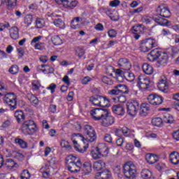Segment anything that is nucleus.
Wrapping results in <instances>:
<instances>
[{"instance_id": "b1692460", "label": "nucleus", "mask_w": 179, "mask_h": 179, "mask_svg": "<svg viewBox=\"0 0 179 179\" xmlns=\"http://www.w3.org/2000/svg\"><path fill=\"white\" fill-rule=\"evenodd\" d=\"M145 159L149 164H155V163H157V162H159V157L153 154H147L145 155Z\"/></svg>"}, {"instance_id": "72a5a7b5", "label": "nucleus", "mask_w": 179, "mask_h": 179, "mask_svg": "<svg viewBox=\"0 0 179 179\" xmlns=\"http://www.w3.org/2000/svg\"><path fill=\"white\" fill-rule=\"evenodd\" d=\"M7 169H9V170H12V169H15L16 166L17 165V163L15 162V161L12 159H7L6 160V164Z\"/></svg>"}, {"instance_id": "2f4dec72", "label": "nucleus", "mask_w": 179, "mask_h": 179, "mask_svg": "<svg viewBox=\"0 0 179 179\" xmlns=\"http://www.w3.org/2000/svg\"><path fill=\"white\" fill-rule=\"evenodd\" d=\"M81 169L85 172V174H89V173L92 172V164L90 162H85Z\"/></svg>"}, {"instance_id": "7ed1b4c3", "label": "nucleus", "mask_w": 179, "mask_h": 179, "mask_svg": "<svg viewBox=\"0 0 179 179\" xmlns=\"http://www.w3.org/2000/svg\"><path fill=\"white\" fill-rule=\"evenodd\" d=\"M38 131L37 124L33 120H25L21 125V132L25 136H31Z\"/></svg>"}, {"instance_id": "c85d7f7f", "label": "nucleus", "mask_w": 179, "mask_h": 179, "mask_svg": "<svg viewBox=\"0 0 179 179\" xmlns=\"http://www.w3.org/2000/svg\"><path fill=\"white\" fill-rule=\"evenodd\" d=\"M106 167V162L103 160H99L94 163V170L95 171H100L102 169Z\"/></svg>"}, {"instance_id": "bf43d9fd", "label": "nucleus", "mask_w": 179, "mask_h": 179, "mask_svg": "<svg viewBox=\"0 0 179 179\" xmlns=\"http://www.w3.org/2000/svg\"><path fill=\"white\" fill-rule=\"evenodd\" d=\"M47 89L48 90H50L52 94L55 92V90L57 89V85L52 83L47 87Z\"/></svg>"}, {"instance_id": "a878e982", "label": "nucleus", "mask_w": 179, "mask_h": 179, "mask_svg": "<svg viewBox=\"0 0 179 179\" xmlns=\"http://www.w3.org/2000/svg\"><path fill=\"white\" fill-rule=\"evenodd\" d=\"M142 27L141 24L134 26L131 29V32L133 34H134V38L136 40H139V38L141 37V33L142 31H141V28Z\"/></svg>"}, {"instance_id": "603ef678", "label": "nucleus", "mask_w": 179, "mask_h": 179, "mask_svg": "<svg viewBox=\"0 0 179 179\" xmlns=\"http://www.w3.org/2000/svg\"><path fill=\"white\" fill-rule=\"evenodd\" d=\"M44 24H45L44 20L41 18L36 19V25L37 29H43V27H44Z\"/></svg>"}, {"instance_id": "423d86ee", "label": "nucleus", "mask_w": 179, "mask_h": 179, "mask_svg": "<svg viewBox=\"0 0 179 179\" xmlns=\"http://www.w3.org/2000/svg\"><path fill=\"white\" fill-rule=\"evenodd\" d=\"M127 112L131 117H136L141 108V105L139 101L136 99H131L127 102L126 103Z\"/></svg>"}, {"instance_id": "f704fd0d", "label": "nucleus", "mask_w": 179, "mask_h": 179, "mask_svg": "<svg viewBox=\"0 0 179 179\" xmlns=\"http://www.w3.org/2000/svg\"><path fill=\"white\" fill-rule=\"evenodd\" d=\"M15 143L19 145L21 149H26L27 148V142L24 141V140L22 138H17L15 139Z\"/></svg>"}, {"instance_id": "338daca9", "label": "nucleus", "mask_w": 179, "mask_h": 179, "mask_svg": "<svg viewBox=\"0 0 179 179\" xmlns=\"http://www.w3.org/2000/svg\"><path fill=\"white\" fill-rule=\"evenodd\" d=\"M91 80H92V78L90 77L86 76L82 80V84L87 85V83H89V82H90Z\"/></svg>"}, {"instance_id": "de8ad7c7", "label": "nucleus", "mask_w": 179, "mask_h": 179, "mask_svg": "<svg viewBox=\"0 0 179 179\" xmlns=\"http://www.w3.org/2000/svg\"><path fill=\"white\" fill-rule=\"evenodd\" d=\"M31 176L30 175V172L27 169H24L22 171L20 175L21 179H29Z\"/></svg>"}, {"instance_id": "473e14b6", "label": "nucleus", "mask_w": 179, "mask_h": 179, "mask_svg": "<svg viewBox=\"0 0 179 179\" xmlns=\"http://www.w3.org/2000/svg\"><path fill=\"white\" fill-rule=\"evenodd\" d=\"M100 95H96L91 96L90 98V101L93 104V106H96V107H100Z\"/></svg>"}, {"instance_id": "a18cd8bd", "label": "nucleus", "mask_w": 179, "mask_h": 179, "mask_svg": "<svg viewBox=\"0 0 179 179\" xmlns=\"http://www.w3.org/2000/svg\"><path fill=\"white\" fill-rule=\"evenodd\" d=\"M113 100L115 103H125L127 101V98L124 95H120L118 96L113 97Z\"/></svg>"}, {"instance_id": "9d476101", "label": "nucleus", "mask_w": 179, "mask_h": 179, "mask_svg": "<svg viewBox=\"0 0 179 179\" xmlns=\"http://www.w3.org/2000/svg\"><path fill=\"white\" fill-rule=\"evenodd\" d=\"M158 90L162 93H169L170 92V84L166 76H163L159 80L157 83Z\"/></svg>"}, {"instance_id": "e433bc0d", "label": "nucleus", "mask_w": 179, "mask_h": 179, "mask_svg": "<svg viewBox=\"0 0 179 179\" xmlns=\"http://www.w3.org/2000/svg\"><path fill=\"white\" fill-rule=\"evenodd\" d=\"M27 97L31 104L34 106H38V99H37L34 95L32 94H28Z\"/></svg>"}, {"instance_id": "a19ab883", "label": "nucleus", "mask_w": 179, "mask_h": 179, "mask_svg": "<svg viewBox=\"0 0 179 179\" xmlns=\"http://www.w3.org/2000/svg\"><path fill=\"white\" fill-rule=\"evenodd\" d=\"M8 72L11 75H17L19 73V66L16 64L12 65L8 69Z\"/></svg>"}, {"instance_id": "ddd939ff", "label": "nucleus", "mask_w": 179, "mask_h": 179, "mask_svg": "<svg viewBox=\"0 0 179 179\" xmlns=\"http://www.w3.org/2000/svg\"><path fill=\"white\" fill-rule=\"evenodd\" d=\"M101 124L103 127H110L115 122V118L113 115H110L108 110L106 112V114L101 120Z\"/></svg>"}, {"instance_id": "4d7b16f0", "label": "nucleus", "mask_w": 179, "mask_h": 179, "mask_svg": "<svg viewBox=\"0 0 179 179\" xmlns=\"http://www.w3.org/2000/svg\"><path fill=\"white\" fill-rule=\"evenodd\" d=\"M104 13L107 15V16H109L110 19H113V14L114 13V10L111 8H103V9Z\"/></svg>"}, {"instance_id": "7c9ffc66", "label": "nucleus", "mask_w": 179, "mask_h": 179, "mask_svg": "<svg viewBox=\"0 0 179 179\" xmlns=\"http://www.w3.org/2000/svg\"><path fill=\"white\" fill-rule=\"evenodd\" d=\"M157 62L162 66L167 65V63L169 62V55L166 53H162L161 58L157 61Z\"/></svg>"}, {"instance_id": "0e129e2a", "label": "nucleus", "mask_w": 179, "mask_h": 179, "mask_svg": "<svg viewBox=\"0 0 179 179\" xmlns=\"http://www.w3.org/2000/svg\"><path fill=\"white\" fill-rule=\"evenodd\" d=\"M95 30H97L98 31H103V30H104V26H103V24L101 23H98L95 26Z\"/></svg>"}, {"instance_id": "37998d69", "label": "nucleus", "mask_w": 179, "mask_h": 179, "mask_svg": "<svg viewBox=\"0 0 179 179\" xmlns=\"http://www.w3.org/2000/svg\"><path fill=\"white\" fill-rule=\"evenodd\" d=\"M152 124L155 127H162L163 124V120L160 117H155L152 120Z\"/></svg>"}, {"instance_id": "69168bd1", "label": "nucleus", "mask_w": 179, "mask_h": 179, "mask_svg": "<svg viewBox=\"0 0 179 179\" xmlns=\"http://www.w3.org/2000/svg\"><path fill=\"white\" fill-rule=\"evenodd\" d=\"M71 27H72V29H79V23L76 21H74V20H72Z\"/></svg>"}, {"instance_id": "2eb2a0df", "label": "nucleus", "mask_w": 179, "mask_h": 179, "mask_svg": "<svg viewBox=\"0 0 179 179\" xmlns=\"http://www.w3.org/2000/svg\"><path fill=\"white\" fill-rule=\"evenodd\" d=\"M117 66L120 69H122L123 71H129L131 68H132L131 62L127 58L120 59L117 62Z\"/></svg>"}, {"instance_id": "bb28decb", "label": "nucleus", "mask_w": 179, "mask_h": 179, "mask_svg": "<svg viewBox=\"0 0 179 179\" xmlns=\"http://www.w3.org/2000/svg\"><path fill=\"white\" fill-rule=\"evenodd\" d=\"M10 37L13 40L19 38V28L17 27H13L10 29Z\"/></svg>"}, {"instance_id": "58836bf2", "label": "nucleus", "mask_w": 179, "mask_h": 179, "mask_svg": "<svg viewBox=\"0 0 179 179\" xmlns=\"http://www.w3.org/2000/svg\"><path fill=\"white\" fill-rule=\"evenodd\" d=\"M15 117L17 120V122H20L22 120H24V113H23L22 110H17L14 113Z\"/></svg>"}, {"instance_id": "f8f14e48", "label": "nucleus", "mask_w": 179, "mask_h": 179, "mask_svg": "<svg viewBox=\"0 0 179 179\" xmlns=\"http://www.w3.org/2000/svg\"><path fill=\"white\" fill-rule=\"evenodd\" d=\"M148 103L152 106H160L163 103V97L157 94H151L148 96Z\"/></svg>"}, {"instance_id": "79ce46f5", "label": "nucleus", "mask_w": 179, "mask_h": 179, "mask_svg": "<svg viewBox=\"0 0 179 179\" xmlns=\"http://www.w3.org/2000/svg\"><path fill=\"white\" fill-rule=\"evenodd\" d=\"M53 24L56 26V27H59V29H64L65 28V22L62 21L61 19L55 20L53 22Z\"/></svg>"}, {"instance_id": "1a4fd4ad", "label": "nucleus", "mask_w": 179, "mask_h": 179, "mask_svg": "<svg viewBox=\"0 0 179 179\" xmlns=\"http://www.w3.org/2000/svg\"><path fill=\"white\" fill-rule=\"evenodd\" d=\"M107 111V108H95L90 111V114L94 121H101L103 117L106 115Z\"/></svg>"}, {"instance_id": "13d9d810", "label": "nucleus", "mask_w": 179, "mask_h": 179, "mask_svg": "<svg viewBox=\"0 0 179 179\" xmlns=\"http://www.w3.org/2000/svg\"><path fill=\"white\" fill-rule=\"evenodd\" d=\"M103 139L105 142H107L108 143H113V136H111V134H106Z\"/></svg>"}, {"instance_id": "cd10ccee", "label": "nucleus", "mask_w": 179, "mask_h": 179, "mask_svg": "<svg viewBox=\"0 0 179 179\" xmlns=\"http://www.w3.org/2000/svg\"><path fill=\"white\" fill-rule=\"evenodd\" d=\"M169 159L172 164L177 165L179 164V154L177 152H171L169 155Z\"/></svg>"}, {"instance_id": "6ab92c4d", "label": "nucleus", "mask_w": 179, "mask_h": 179, "mask_svg": "<svg viewBox=\"0 0 179 179\" xmlns=\"http://www.w3.org/2000/svg\"><path fill=\"white\" fill-rule=\"evenodd\" d=\"M139 110L141 117H146L148 113H149V110H150V106H149V103H144L140 106Z\"/></svg>"}, {"instance_id": "4c0bfd02", "label": "nucleus", "mask_w": 179, "mask_h": 179, "mask_svg": "<svg viewBox=\"0 0 179 179\" xmlns=\"http://www.w3.org/2000/svg\"><path fill=\"white\" fill-rule=\"evenodd\" d=\"M51 41L54 44V45H61L63 41L61 37L58 35H55L51 38Z\"/></svg>"}, {"instance_id": "052dcab7", "label": "nucleus", "mask_w": 179, "mask_h": 179, "mask_svg": "<svg viewBox=\"0 0 179 179\" xmlns=\"http://www.w3.org/2000/svg\"><path fill=\"white\" fill-rule=\"evenodd\" d=\"M15 159H17V160H19L20 162H22L23 159H24V155L23 154L20 152H16L14 155Z\"/></svg>"}, {"instance_id": "49530a36", "label": "nucleus", "mask_w": 179, "mask_h": 179, "mask_svg": "<svg viewBox=\"0 0 179 179\" xmlns=\"http://www.w3.org/2000/svg\"><path fill=\"white\" fill-rule=\"evenodd\" d=\"M24 22L27 26H30L33 23V15L29 14L24 17Z\"/></svg>"}, {"instance_id": "c756f323", "label": "nucleus", "mask_w": 179, "mask_h": 179, "mask_svg": "<svg viewBox=\"0 0 179 179\" xmlns=\"http://www.w3.org/2000/svg\"><path fill=\"white\" fill-rule=\"evenodd\" d=\"M99 107H110V99L106 96H101Z\"/></svg>"}, {"instance_id": "f257e3e1", "label": "nucleus", "mask_w": 179, "mask_h": 179, "mask_svg": "<svg viewBox=\"0 0 179 179\" xmlns=\"http://www.w3.org/2000/svg\"><path fill=\"white\" fill-rule=\"evenodd\" d=\"M84 132L87 135V139H85L83 135L78 134L81 141H83L84 145L80 146V145L78 144V141L76 140L73 141L74 148L77 152H79V153H83L87 150V148H89L88 142H95L96 139H97V134H96V130H94L93 127L87 124L85 125L84 127Z\"/></svg>"}, {"instance_id": "a211bd4d", "label": "nucleus", "mask_w": 179, "mask_h": 179, "mask_svg": "<svg viewBox=\"0 0 179 179\" xmlns=\"http://www.w3.org/2000/svg\"><path fill=\"white\" fill-rule=\"evenodd\" d=\"M111 178V172L110 171L105 169L103 171H100L96 173V179H109Z\"/></svg>"}, {"instance_id": "39448f33", "label": "nucleus", "mask_w": 179, "mask_h": 179, "mask_svg": "<svg viewBox=\"0 0 179 179\" xmlns=\"http://www.w3.org/2000/svg\"><path fill=\"white\" fill-rule=\"evenodd\" d=\"M123 173L128 179L136 178V166L131 162H128L123 166Z\"/></svg>"}, {"instance_id": "aec40b11", "label": "nucleus", "mask_w": 179, "mask_h": 179, "mask_svg": "<svg viewBox=\"0 0 179 179\" xmlns=\"http://www.w3.org/2000/svg\"><path fill=\"white\" fill-rule=\"evenodd\" d=\"M112 110L117 115H124L125 114V108L122 105H115L112 107Z\"/></svg>"}, {"instance_id": "20e7f679", "label": "nucleus", "mask_w": 179, "mask_h": 179, "mask_svg": "<svg viewBox=\"0 0 179 179\" xmlns=\"http://www.w3.org/2000/svg\"><path fill=\"white\" fill-rule=\"evenodd\" d=\"M66 160V167L70 173H75L80 171V169H82V162H80V159L76 161V157L73 155H69Z\"/></svg>"}, {"instance_id": "5fc2aeb1", "label": "nucleus", "mask_w": 179, "mask_h": 179, "mask_svg": "<svg viewBox=\"0 0 179 179\" xmlns=\"http://www.w3.org/2000/svg\"><path fill=\"white\" fill-rule=\"evenodd\" d=\"M45 48V43H41V42H38L34 45L35 50H44Z\"/></svg>"}, {"instance_id": "09e8293b", "label": "nucleus", "mask_w": 179, "mask_h": 179, "mask_svg": "<svg viewBox=\"0 0 179 179\" xmlns=\"http://www.w3.org/2000/svg\"><path fill=\"white\" fill-rule=\"evenodd\" d=\"M101 80H102L103 83H105V85H109L110 86H111V85H113V79L111 78L107 77L106 76H104L101 78Z\"/></svg>"}, {"instance_id": "ea45409f", "label": "nucleus", "mask_w": 179, "mask_h": 179, "mask_svg": "<svg viewBox=\"0 0 179 179\" xmlns=\"http://www.w3.org/2000/svg\"><path fill=\"white\" fill-rule=\"evenodd\" d=\"M164 122H166V124H173L174 122V117L170 114H165L164 115Z\"/></svg>"}, {"instance_id": "c03bdc74", "label": "nucleus", "mask_w": 179, "mask_h": 179, "mask_svg": "<svg viewBox=\"0 0 179 179\" xmlns=\"http://www.w3.org/2000/svg\"><path fill=\"white\" fill-rule=\"evenodd\" d=\"M124 78L127 82H134V80H135V74L131 72H127L124 74Z\"/></svg>"}, {"instance_id": "4468645a", "label": "nucleus", "mask_w": 179, "mask_h": 179, "mask_svg": "<svg viewBox=\"0 0 179 179\" xmlns=\"http://www.w3.org/2000/svg\"><path fill=\"white\" fill-rule=\"evenodd\" d=\"M157 12L162 16V17H165L168 19L171 16V13L169 9V7L166 4H161L157 8Z\"/></svg>"}, {"instance_id": "9b49d317", "label": "nucleus", "mask_w": 179, "mask_h": 179, "mask_svg": "<svg viewBox=\"0 0 179 179\" xmlns=\"http://www.w3.org/2000/svg\"><path fill=\"white\" fill-rule=\"evenodd\" d=\"M150 78L145 77V76H140L138 78L137 86L141 89V90H146L150 87Z\"/></svg>"}, {"instance_id": "4be33fe9", "label": "nucleus", "mask_w": 179, "mask_h": 179, "mask_svg": "<svg viewBox=\"0 0 179 179\" xmlns=\"http://www.w3.org/2000/svg\"><path fill=\"white\" fill-rule=\"evenodd\" d=\"M141 176L143 179H155L153 172L149 169H143L141 172Z\"/></svg>"}, {"instance_id": "680f3d73", "label": "nucleus", "mask_w": 179, "mask_h": 179, "mask_svg": "<svg viewBox=\"0 0 179 179\" xmlns=\"http://www.w3.org/2000/svg\"><path fill=\"white\" fill-rule=\"evenodd\" d=\"M108 34L110 38H114V37H117V31L115 29H110Z\"/></svg>"}, {"instance_id": "f03ea898", "label": "nucleus", "mask_w": 179, "mask_h": 179, "mask_svg": "<svg viewBox=\"0 0 179 179\" xmlns=\"http://www.w3.org/2000/svg\"><path fill=\"white\" fill-rule=\"evenodd\" d=\"M6 88L4 86L0 85V96H4L3 101L10 107V110L13 111L17 108V97L13 92L5 93Z\"/></svg>"}, {"instance_id": "0eeeda50", "label": "nucleus", "mask_w": 179, "mask_h": 179, "mask_svg": "<svg viewBox=\"0 0 179 179\" xmlns=\"http://www.w3.org/2000/svg\"><path fill=\"white\" fill-rule=\"evenodd\" d=\"M157 47V42L154 38H147L141 41L140 44V50L143 52H148L152 48Z\"/></svg>"}, {"instance_id": "393cba45", "label": "nucleus", "mask_w": 179, "mask_h": 179, "mask_svg": "<svg viewBox=\"0 0 179 179\" xmlns=\"http://www.w3.org/2000/svg\"><path fill=\"white\" fill-rule=\"evenodd\" d=\"M78 1L76 0H66L64 1V7L68 9H73L78 6Z\"/></svg>"}, {"instance_id": "dca6fc26", "label": "nucleus", "mask_w": 179, "mask_h": 179, "mask_svg": "<svg viewBox=\"0 0 179 179\" xmlns=\"http://www.w3.org/2000/svg\"><path fill=\"white\" fill-rule=\"evenodd\" d=\"M163 54V52L159 49L155 48L152 50L150 53L148 55V59L150 61V62H155L156 59H159V57Z\"/></svg>"}, {"instance_id": "6e6552de", "label": "nucleus", "mask_w": 179, "mask_h": 179, "mask_svg": "<svg viewBox=\"0 0 179 179\" xmlns=\"http://www.w3.org/2000/svg\"><path fill=\"white\" fill-rule=\"evenodd\" d=\"M120 93L122 94H128V93H129L128 86L122 84H118L114 86L113 90L108 91V94L110 96H118Z\"/></svg>"}, {"instance_id": "864d4df0", "label": "nucleus", "mask_w": 179, "mask_h": 179, "mask_svg": "<svg viewBox=\"0 0 179 179\" xmlns=\"http://www.w3.org/2000/svg\"><path fill=\"white\" fill-rule=\"evenodd\" d=\"M141 22L145 23V24H150L152 23V17L148 15H143L141 17Z\"/></svg>"}, {"instance_id": "6e6d98bb", "label": "nucleus", "mask_w": 179, "mask_h": 179, "mask_svg": "<svg viewBox=\"0 0 179 179\" xmlns=\"http://www.w3.org/2000/svg\"><path fill=\"white\" fill-rule=\"evenodd\" d=\"M6 2H8V8L9 9H13L16 6L17 0H7Z\"/></svg>"}, {"instance_id": "3c124183", "label": "nucleus", "mask_w": 179, "mask_h": 179, "mask_svg": "<svg viewBox=\"0 0 179 179\" xmlns=\"http://www.w3.org/2000/svg\"><path fill=\"white\" fill-rule=\"evenodd\" d=\"M76 54L78 55V57H79V58H82L85 54V49H83L82 47L77 48L76 50Z\"/></svg>"}, {"instance_id": "774afa93", "label": "nucleus", "mask_w": 179, "mask_h": 179, "mask_svg": "<svg viewBox=\"0 0 179 179\" xmlns=\"http://www.w3.org/2000/svg\"><path fill=\"white\" fill-rule=\"evenodd\" d=\"M17 52L19 59L22 58L23 55H24V50L22 48L17 49Z\"/></svg>"}, {"instance_id": "5701e85b", "label": "nucleus", "mask_w": 179, "mask_h": 179, "mask_svg": "<svg viewBox=\"0 0 179 179\" xmlns=\"http://www.w3.org/2000/svg\"><path fill=\"white\" fill-rule=\"evenodd\" d=\"M142 69L144 73H145L146 75H152L153 74V72H155V69H153V66H152V65L148 63L143 64Z\"/></svg>"}, {"instance_id": "8fccbe9b", "label": "nucleus", "mask_w": 179, "mask_h": 179, "mask_svg": "<svg viewBox=\"0 0 179 179\" xmlns=\"http://www.w3.org/2000/svg\"><path fill=\"white\" fill-rule=\"evenodd\" d=\"M60 146L62 148H65L66 150H71L72 147L69 145V143L66 140H62L60 143Z\"/></svg>"}, {"instance_id": "f3484780", "label": "nucleus", "mask_w": 179, "mask_h": 179, "mask_svg": "<svg viewBox=\"0 0 179 179\" xmlns=\"http://www.w3.org/2000/svg\"><path fill=\"white\" fill-rule=\"evenodd\" d=\"M152 20H154L155 23L160 24V26H170V24H171V22L163 18L160 14L154 15L152 17Z\"/></svg>"}, {"instance_id": "c9c22d12", "label": "nucleus", "mask_w": 179, "mask_h": 179, "mask_svg": "<svg viewBox=\"0 0 179 179\" xmlns=\"http://www.w3.org/2000/svg\"><path fill=\"white\" fill-rule=\"evenodd\" d=\"M91 155L95 160H97V159H100L102 157L97 147L91 150Z\"/></svg>"}, {"instance_id": "e2e57ef3", "label": "nucleus", "mask_w": 179, "mask_h": 179, "mask_svg": "<svg viewBox=\"0 0 179 179\" xmlns=\"http://www.w3.org/2000/svg\"><path fill=\"white\" fill-rule=\"evenodd\" d=\"M120 3V0H114L110 2V6H112V8H117Z\"/></svg>"}, {"instance_id": "412c9836", "label": "nucleus", "mask_w": 179, "mask_h": 179, "mask_svg": "<svg viewBox=\"0 0 179 179\" xmlns=\"http://www.w3.org/2000/svg\"><path fill=\"white\" fill-rule=\"evenodd\" d=\"M96 148L99 150V153L102 157H106V156L108 155V152H110L108 148H107L104 143L99 144L98 147Z\"/></svg>"}]
</instances>
